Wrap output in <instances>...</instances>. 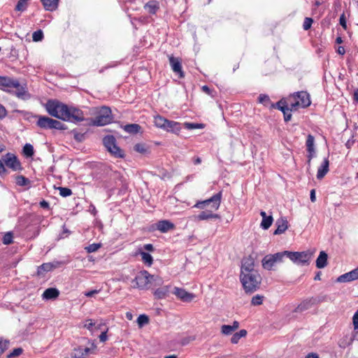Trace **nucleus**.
Masks as SVG:
<instances>
[{
	"label": "nucleus",
	"instance_id": "nucleus-1",
	"mask_svg": "<svg viewBox=\"0 0 358 358\" xmlns=\"http://www.w3.org/2000/svg\"><path fill=\"white\" fill-rule=\"evenodd\" d=\"M45 108L49 115L64 121L76 123L85 120L82 110L74 106H69L57 100H48Z\"/></svg>",
	"mask_w": 358,
	"mask_h": 358
},
{
	"label": "nucleus",
	"instance_id": "nucleus-2",
	"mask_svg": "<svg viewBox=\"0 0 358 358\" xmlns=\"http://www.w3.org/2000/svg\"><path fill=\"white\" fill-rule=\"evenodd\" d=\"M0 90L13 94L22 100L31 98L27 83H20L17 79L12 77L0 76Z\"/></svg>",
	"mask_w": 358,
	"mask_h": 358
},
{
	"label": "nucleus",
	"instance_id": "nucleus-3",
	"mask_svg": "<svg viewBox=\"0 0 358 358\" xmlns=\"http://www.w3.org/2000/svg\"><path fill=\"white\" fill-rule=\"evenodd\" d=\"M262 280V276L259 271L240 274V281L246 294H251L258 290L260 287Z\"/></svg>",
	"mask_w": 358,
	"mask_h": 358
},
{
	"label": "nucleus",
	"instance_id": "nucleus-4",
	"mask_svg": "<svg viewBox=\"0 0 358 358\" xmlns=\"http://www.w3.org/2000/svg\"><path fill=\"white\" fill-rule=\"evenodd\" d=\"M113 120L111 110L109 107L103 106L94 118L91 119L90 124L92 126L102 127L110 124Z\"/></svg>",
	"mask_w": 358,
	"mask_h": 358
},
{
	"label": "nucleus",
	"instance_id": "nucleus-5",
	"mask_svg": "<svg viewBox=\"0 0 358 358\" xmlns=\"http://www.w3.org/2000/svg\"><path fill=\"white\" fill-rule=\"evenodd\" d=\"M103 144L113 157L115 158H124L125 157L124 150L117 145L116 138L113 135L104 136Z\"/></svg>",
	"mask_w": 358,
	"mask_h": 358
},
{
	"label": "nucleus",
	"instance_id": "nucleus-6",
	"mask_svg": "<svg viewBox=\"0 0 358 358\" xmlns=\"http://www.w3.org/2000/svg\"><path fill=\"white\" fill-rule=\"evenodd\" d=\"M292 99L294 101H292V98L288 99V101H290L291 108L296 110L298 108H307L310 103V95L307 92L301 91L297 92L293 94Z\"/></svg>",
	"mask_w": 358,
	"mask_h": 358
},
{
	"label": "nucleus",
	"instance_id": "nucleus-7",
	"mask_svg": "<svg viewBox=\"0 0 358 358\" xmlns=\"http://www.w3.org/2000/svg\"><path fill=\"white\" fill-rule=\"evenodd\" d=\"M222 196V192H219L218 193L211 196L210 199L197 201L194 207L200 209H204L209 206L210 208V210H217L220 206Z\"/></svg>",
	"mask_w": 358,
	"mask_h": 358
},
{
	"label": "nucleus",
	"instance_id": "nucleus-8",
	"mask_svg": "<svg viewBox=\"0 0 358 358\" xmlns=\"http://www.w3.org/2000/svg\"><path fill=\"white\" fill-rule=\"evenodd\" d=\"M289 259L294 264L299 265H308L313 253L309 251L292 252L289 251Z\"/></svg>",
	"mask_w": 358,
	"mask_h": 358
},
{
	"label": "nucleus",
	"instance_id": "nucleus-9",
	"mask_svg": "<svg viewBox=\"0 0 358 358\" xmlns=\"http://www.w3.org/2000/svg\"><path fill=\"white\" fill-rule=\"evenodd\" d=\"M157 276L151 275L148 271L143 270L138 273L135 277L133 282H136V287L143 289H145L148 284L151 283L152 280H155Z\"/></svg>",
	"mask_w": 358,
	"mask_h": 358
},
{
	"label": "nucleus",
	"instance_id": "nucleus-10",
	"mask_svg": "<svg viewBox=\"0 0 358 358\" xmlns=\"http://www.w3.org/2000/svg\"><path fill=\"white\" fill-rule=\"evenodd\" d=\"M327 299L326 296H318L315 297H311L306 299L301 302L300 304L295 308V313H301L306 310H308L314 305L320 303Z\"/></svg>",
	"mask_w": 358,
	"mask_h": 358
},
{
	"label": "nucleus",
	"instance_id": "nucleus-11",
	"mask_svg": "<svg viewBox=\"0 0 358 358\" xmlns=\"http://www.w3.org/2000/svg\"><path fill=\"white\" fill-rule=\"evenodd\" d=\"M3 162L5 165L13 171H20L22 169L20 162L17 157L13 153L8 152L3 157Z\"/></svg>",
	"mask_w": 358,
	"mask_h": 358
},
{
	"label": "nucleus",
	"instance_id": "nucleus-12",
	"mask_svg": "<svg viewBox=\"0 0 358 358\" xmlns=\"http://www.w3.org/2000/svg\"><path fill=\"white\" fill-rule=\"evenodd\" d=\"M27 115V118L29 117H33L35 118H37V122L36 125L39 127L41 129H52V121L53 119L47 117V116H43V115H33L32 114L29 113H24Z\"/></svg>",
	"mask_w": 358,
	"mask_h": 358
},
{
	"label": "nucleus",
	"instance_id": "nucleus-13",
	"mask_svg": "<svg viewBox=\"0 0 358 358\" xmlns=\"http://www.w3.org/2000/svg\"><path fill=\"white\" fill-rule=\"evenodd\" d=\"M96 349V345L92 343L90 348H83L79 346L74 348L72 357L74 358H86L89 354H94Z\"/></svg>",
	"mask_w": 358,
	"mask_h": 358
},
{
	"label": "nucleus",
	"instance_id": "nucleus-14",
	"mask_svg": "<svg viewBox=\"0 0 358 358\" xmlns=\"http://www.w3.org/2000/svg\"><path fill=\"white\" fill-rule=\"evenodd\" d=\"M172 293L183 302H191L195 298V295L193 293L188 292L185 289L177 287H173Z\"/></svg>",
	"mask_w": 358,
	"mask_h": 358
},
{
	"label": "nucleus",
	"instance_id": "nucleus-15",
	"mask_svg": "<svg viewBox=\"0 0 358 358\" xmlns=\"http://www.w3.org/2000/svg\"><path fill=\"white\" fill-rule=\"evenodd\" d=\"M169 59L173 71L178 75L180 78H183L185 77V73L182 71L181 59L173 55L169 56Z\"/></svg>",
	"mask_w": 358,
	"mask_h": 358
},
{
	"label": "nucleus",
	"instance_id": "nucleus-16",
	"mask_svg": "<svg viewBox=\"0 0 358 358\" xmlns=\"http://www.w3.org/2000/svg\"><path fill=\"white\" fill-rule=\"evenodd\" d=\"M258 271L255 268V259L252 256L244 257L241 262V273H248Z\"/></svg>",
	"mask_w": 358,
	"mask_h": 358
},
{
	"label": "nucleus",
	"instance_id": "nucleus-17",
	"mask_svg": "<svg viewBox=\"0 0 358 358\" xmlns=\"http://www.w3.org/2000/svg\"><path fill=\"white\" fill-rule=\"evenodd\" d=\"M358 272L355 268L352 271L340 275L337 279L338 282H348L358 279Z\"/></svg>",
	"mask_w": 358,
	"mask_h": 358
},
{
	"label": "nucleus",
	"instance_id": "nucleus-18",
	"mask_svg": "<svg viewBox=\"0 0 358 358\" xmlns=\"http://www.w3.org/2000/svg\"><path fill=\"white\" fill-rule=\"evenodd\" d=\"M277 262H275L272 254L266 255L262 260V265L263 268L267 271L274 270V266Z\"/></svg>",
	"mask_w": 358,
	"mask_h": 358
},
{
	"label": "nucleus",
	"instance_id": "nucleus-19",
	"mask_svg": "<svg viewBox=\"0 0 358 358\" xmlns=\"http://www.w3.org/2000/svg\"><path fill=\"white\" fill-rule=\"evenodd\" d=\"M173 287L171 285H165L157 289L154 292V296L157 299H162L167 297L169 293H172Z\"/></svg>",
	"mask_w": 358,
	"mask_h": 358
},
{
	"label": "nucleus",
	"instance_id": "nucleus-20",
	"mask_svg": "<svg viewBox=\"0 0 358 358\" xmlns=\"http://www.w3.org/2000/svg\"><path fill=\"white\" fill-rule=\"evenodd\" d=\"M156 229L162 233H166L174 229L175 225L169 220H164L156 223Z\"/></svg>",
	"mask_w": 358,
	"mask_h": 358
},
{
	"label": "nucleus",
	"instance_id": "nucleus-21",
	"mask_svg": "<svg viewBox=\"0 0 358 358\" xmlns=\"http://www.w3.org/2000/svg\"><path fill=\"white\" fill-rule=\"evenodd\" d=\"M276 229L274 231V235H279L284 233L288 228V222L285 217H280L275 222Z\"/></svg>",
	"mask_w": 358,
	"mask_h": 358
},
{
	"label": "nucleus",
	"instance_id": "nucleus-22",
	"mask_svg": "<svg viewBox=\"0 0 358 358\" xmlns=\"http://www.w3.org/2000/svg\"><path fill=\"white\" fill-rule=\"evenodd\" d=\"M329 161L328 158H324L321 165L319 166L317 172V178L322 179L329 171Z\"/></svg>",
	"mask_w": 358,
	"mask_h": 358
},
{
	"label": "nucleus",
	"instance_id": "nucleus-23",
	"mask_svg": "<svg viewBox=\"0 0 358 358\" xmlns=\"http://www.w3.org/2000/svg\"><path fill=\"white\" fill-rule=\"evenodd\" d=\"M214 210H206L201 211L197 216L198 220H207L210 219H220V216L218 214L213 213Z\"/></svg>",
	"mask_w": 358,
	"mask_h": 358
},
{
	"label": "nucleus",
	"instance_id": "nucleus-24",
	"mask_svg": "<svg viewBox=\"0 0 358 358\" xmlns=\"http://www.w3.org/2000/svg\"><path fill=\"white\" fill-rule=\"evenodd\" d=\"M164 129L166 131L178 134L181 129V127L179 122L168 120Z\"/></svg>",
	"mask_w": 358,
	"mask_h": 358
},
{
	"label": "nucleus",
	"instance_id": "nucleus-25",
	"mask_svg": "<svg viewBox=\"0 0 358 358\" xmlns=\"http://www.w3.org/2000/svg\"><path fill=\"white\" fill-rule=\"evenodd\" d=\"M271 108H278L282 113L285 110H294V109L291 108L290 101H287V102L283 99L280 100L275 103L271 104Z\"/></svg>",
	"mask_w": 358,
	"mask_h": 358
},
{
	"label": "nucleus",
	"instance_id": "nucleus-26",
	"mask_svg": "<svg viewBox=\"0 0 358 358\" xmlns=\"http://www.w3.org/2000/svg\"><path fill=\"white\" fill-rule=\"evenodd\" d=\"M59 295V292L57 288H48L43 293V298L46 300L55 299Z\"/></svg>",
	"mask_w": 358,
	"mask_h": 358
},
{
	"label": "nucleus",
	"instance_id": "nucleus-27",
	"mask_svg": "<svg viewBox=\"0 0 358 358\" xmlns=\"http://www.w3.org/2000/svg\"><path fill=\"white\" fill-rule=\"evenodd\" d=\"M328 255L326 252L321 251L316 259V267L323 268L327 265Z\"/></svg>",
	"mask_w": 358,
	"mask_h": 358
},
{
	"label": "nucleus",
	"instance_id": "nucleus-28",
	"mask_svg": "<svg viewBox=\"0 0 358 358\" xmlns=\"http://www.w3.org/2000/svg\"><path fill=\"white\" fill-rule=\"evenodd\" d=\"M59 0H41L45 10L54 11L58 8Z\"/></svg>",
	"mask_w": 358,
	"mask_h": 358
},
{
	"label": "nucleus",
	"instance_id": "nucleus-29",
	"mask_svg": "<svg viewBox=\"0 0 358 358\" xmlns=\"http://www.w3.org/2000/svg\"><path fill=\"white\" fill-rule=\"evenodd\" d=\"M145 10L150 14L155 15L159 8V3L156 1H150L144 6Z\"/></svg>",
	"mask_w": 358,
	"mask_h": 358
},
{
	"label": "nucleus",
	"instance_id": "nucleus-30",
	"mask_svg": "<svg viewBox=\"0 0 358 358\" xmlns=\"http://www.w3.org/2000/svg\"><path fill=\"white\" fill-rule=\"evenodd\" d=\"M123 129L130 134H136L141 131V127L138 124H128L124 125Z\"/></svg>",
	"mask_w": 358,
	"mask_h": 358
},
{
	"label": "nucleus",
	"instance_id": "nucleus-31",
	"mask_svg": "<svg viewBox=\"0 0 358 358\" xmlns=\"http://www.w3.org/2000/svg\"><path fill=\"white\" fill-rule=\"evenodd\" d=\"M15 183L18 186L28 187V188L31 186V180L22 175L15 176Z\"/></svg>",
	"mask_w": 358,
	"mask_h": 358
},
{
	"label": "nucleus",
	"instance_id": "nucleus-32",
	"mask_svg": "<svg viewBox=\"0 0 358 358\" xmlns=\"http://www.w3.org/2000/svg\"><path fill=\"white\" fill-rule=\"evenodd\" d=\"M138 253L141 256V259L145 265L150 266L153 263V258L149 253L139 250Z\"/></svg>",
	"mask_w": 358,
	"mask_h": 358
},
{
	"label": "nucleus",
	"instance_id": "nucleus-33",
	"mask_svg": "<svg viewBox=\"0 0 358 358\" xmlns=\"http://www.w3.org/2000/svg\"><path fill=\"white\" fill-rule=\"evenodd\" d=\"M275 262L278 263H282L283 262V259L285 257L289 259V251L285 250L279 252H276L274 254H272Z\"/></svg>",
	"mask_w": 358,
	"mask_h": 358
},
{
	"label": "nucleus",
	"instance_id": "nucleus-34",
	"mask_svg": "<svg viewBox=\"0 0 358 358\" xmlns=\"http://www.w3.org/2000/svg\"><path fill=\"white\" fill-rule=\"evenodd\" d=\"M52 266L50 265V263H49V262L43 264L42 265H41L40 266L38 267V269H37L38 275L43 276V275H44L45 273L52 271Z\"/></svg>",
	"mask_w": 358,
	"mask_h": 358
},
{
	"label": "nucleus",
	"instance_id": "nucleus-35",
	"mask_svg": "<svg viewBox=\"0 0 358 358\" xmlns=\"http://www.w3.org/2000/svg\"><path fill=\"white\" fill-rule=\"evenodd\" d=\"M247 331L245 329H241L238 332H236L235 333L231 338V342L233 343V344H236L238 343L239 340L243 338V337H245L247 335Z\"/></svg>",
	"mask_w": 358,
	"mask_h": 358
},
{
	"label": "nucleus",
	"instance_id": "nucleus-36",
	"mask_svg": "<svg viewBox=\"0 0 358 358\" xmlns=\"http://www.w3.org/2000/svg\"><path fill=\"white\" fill-rule=\"evenodd\" d=\"M167 119L164 118L161 115H157L155 117V125L159 128L164 129L166 124L167 123Z\"/></svg>",
	"mask_w": 358,
	"mask_h": 358
},
{
	"label": "nucleus",
	"instance_id": "nucleus-37",
	"mask_svg": "<svg viewBox=\"0 0 358 358\" xmlns=\"http://www.w3.org/2000/svg\"><path fill=\"white\" fill-rule=\"evenodd\" d=\"M258 100L260 103L266 107L271 108V104H273V103L271 102L269 96L266 94H260L258 97Z\"/></svg>",
	"mask_w": 358,
	"mask_h": 358
},
{
	"label": "nucleus",
	"instance_id": "nucleus-38",
	"mask_svg": "<svg viewBox=\"0 0 358 358\" xmlns=\"http://www.w3.org/2000/svg\"><path fill=\"white\" fill-rule=\"evenodd\" d=\"M306 146L307 151H312L315 150V138L313 135L308 134L307 136Z\"/></svg>",
	"mask_w": 358,
	"mask_h": 358
},
{
	"label": "nucleus",
	"instance_id": "nucleus-39",
	"mask_svg": "<svg viewBox=\"0 0 358 358\" xmlns=\"http://www.w3.org/2000/svg\"><path fill=\"white\" fill-rule=\"evenodd\" d=\"M23 154L27 157H31L34 154V150L32 145L26 143L23 147Z\"/></svg>",
	"mask_w": 358,
	"mask_h": 358
},
{
	"label": "nucleus",
	"instance_id": "nucleus-40",
	"mask_svg": "<svg viewBox=\"0 0 358 358\" xmlns=\"http://www.w3.org/2000/svg\"><path fill=\"white\" fill-rule=\"evenodd\" d=\"M273 221L272 215H267L264 219H262L260 227L263 229H268L271 226Z\"/></svg>",
	"mask_w": 358,
	"mask_h": 358
},
{
	"label": "nucleus",
	"instance_id": "nucleus-41",
	"mask_svg": "<svg viewBox=\"0 0 358 358\" xmlns=\"http://www.w3.org/2000/svg\"><path fill=\"white\" fill-rule=\"evenodd\" d=\"M184 127L189 130L203 129L205 127V124L203 123L185 122Z\"/></svg>",
	"mask_w": 358,
	"mask_h": 358
},
{
	"label": "nucleus",
	"instance_id": "nucleus-42",
	"mask_svg": "<svg viewBox=\"0 0 358 358\" xmlns=\"http://www.w3.org/2000/svg\"><path fill=\"white\" fill-rule=\"evenodd\" d=\"M29 0H19L15 6V10L17 11H24L28 6Z\"/></svg>",
	"mask_w": 358,
	"mask_h": 358
},
{
	"label": "nucleus",
	"instance_id": "nucleus-43",
	"mask_svg": "<svg viewBox=\"0 0 358 358\" xmlns=\"http://www.w3.org/2000/svg\"><path fill=\"white\" fill-rule=\"evenodd\" d=\"M137 323L139 327H142L149 323V317L146 315H141L137 318Z\"/></svg>",
	"mask_w": 358,
	"mask_h": 358
},
{
	"label": "nucleus",
	"instance_id": "nucleus-44",
	"mask_svg": "<svg viewBox=\"0 0 358 358\" xmlns=\"http://www.w3.org/2000/svg\"><path fill=\"white\" fill-rule=\"evenodd\" d=\"M134 150L141 154H146L148 152V148L143 143H137L134 145Z\"/></svg>",
	"mask_w": 358,
	"mask_h": 358
},
{
	"label": "nucleus",
	"instance_id": "nucleus-45",
	"mask_svg": "<svg viewBox=\"0 0 358 358\" xmlns=\"http://www.w3.org/2000/svg\"><path fill=\"white\" fill-rule=\"evenodd\" d=\"M52 129H57V130H66L67 129V127L65 124L62 123V122L54 120L52 121Z\"/></svg>",
	"mask_w": 358,
	"mask_h": 358
},
{
	"label": "nucleus",
	"instance_id": "nucleus-46",
	"mask_svg": "<svg viewBox=\"0 0 358 358\" xmlns=\"http://www.w3.org/2000/svg\"><path fill=\"white\" fill-rule=\"evenodd\" d=\"M264 298V296L257 294L252 298L251 304L252 306H259L262 304Z\"/></svg>",
	"mask_w": 358,
	"mask_h": 358
},
{
	"label": "nucleus",
	"instance_id": "nucleus-47",
	"mask_svg": "<svg viewBox=\"0 0 358 358\" xmlns=\"http://www.w3.org/2000/svg\"><path fill=\"white\" fill-rule=\"evenodd\" d=\"M73 134L74 139L78 142H83L85 138V133H81L76 129L71 131Z\"/></svg>",
	"mask_w": 358,
	"mask_h": 358
},
{
	"label": "nucleus",
	"instance_id": "nucleus-48",
	"mask_svg": "<svg viewBox=\"0 0 358 358\" xmlns=\"http://www.w3.org/2000/svg\"><path fill=\"white\" fill-rule=\"evenodd\" d=\"M58 190L59 191L60 196L63 197L69 196L72 194V191L68 187H59Z\"/></svg>",
	"mask_w": 358,
	"mask_h": 358
},
{
	"label": "nucleus",
	"instance_id": "nucleus-49",
	"mask_svg": "<svg viewBox=\"0 0 358 358\" xmlns=\"http://www.w3.org/2000/svg\"><path fill=\"white\" fill-rule=\"evenodd\" d=\"M9 341L0 338V356L8 349Z\"/></svg>",
	"mask_w": 358,
	"mask_h": 358
},
{
	"label": "nucleus",
	"instance_id": "nucleus-50",
	"mask_svg": "<svg viewBox=\"0 0 358 358\" xmlns=\"http://www.w3.org/2000/svg\"><path fill=\"white\" fill-rule=\"evenodd\" d=\"M13 233L9 231L4 234L3 237V243L5 245H9L13 243Z\"/></svg>",
	"mask_w": 358,
	"mask_h": 358
},
{
	"label": "nucleus",
	"instance_id": "nucleus-51",
	"mask_svg": "<svg viewBox=\"0 0 358 358\" xmlns=\"http://www.w3.org/2000/svg\"><path fill=\"white\" fill-rule=\"evenodd\" d=\"M23 352V349L22 348H15L12 352L7 355V358H14L18 357Z\"/></svg>",
	"mask_w": 358,
	"mask_h": 358
},
{
	"label": "nucleus",
	"instance_id": "nucleus-52",
	"mask_svg": "<svg viewBox=\"0 0 358 358\" xmlns=\"http://www.w3.org/2000/svg\"><path fill=\"white\" fill-rule=\"evenodd\" d=\"M43 36H43V31L41 29H39L33 33L32 39L35 42H38V41H42V39L43 38Z\"/></svg>",
	"mask_w": 358,
	"mask_h": 358
},
{
	"label": "nucleus",
	"instance_id": "nucleus-53",
	"mask_svg": "<svg viewBox=\"0 0 358 358\" xmlns=\"http://www.w3.org/2000/svg\"><path fill=\"white\" fill-rule=\"evenodd\" d=\"M101 246V243H92L87 246L85 248V250L88 253H92L98 250V249H99Z\"/></svg>",
	"mask_w": 358,
	"mask_h": 358
},
{
	"label": "nucleus",
	"instance_id": "nucleus-54",
	"mask_svg": "<svg viewBox=\"0 0 358 358\" xmlns=\"http://www.w3.org/2000/svg\"><path fill=\"white\" fill-rule=\"evenodd\" d=\"M233 331H234V330L231 325L223 324L221 327V332L224 335H231Z\"/></svg>",
	"mask_w": 358,
	"mask_h": 358
},
{
	"label": "nucleus",
	"instance_id": "nucleus-55",
	"mask_svg": "<svg viewBox=\"0 0 358 358\" xmlns=\"http://www.w3.org/2000/svg\"><path fill=\"white\" fill-rule=\"evenodd\" d=\"M313 22V20L311 17H306L303 24V28L307 31L310 29L311 25Z\"/></svg>",
	"mask_w": 358,
	"mask_h": 358
},
{
	"label": "nucleus",
	"instance_id": "nucleus-56",
	"mask_svg": "<svg viewBox=\"0 0 358 358\" xmlns=\"http://www.w3.org/2000/svg\"><path fill=\"white\" fill-rule=\"evenodd\" d=\"M8 173L6 169L5 168V163L3 162V157L0 159V176H3V175H6Z\"/></svg>",
	"mask_w": 358,
	"mask_h": 358
},
{
	"label": "nucleus",
	"instance_id": "nucleus-57",
	"mask_svg": "<svg viewBox=\"0 0 358 358\" xmlns=\"http://www.w3.org/2000/svg\"><path fill=\"white\" fill-rule=\"evenodd\" d=\"M339 23H340V24L342 26V27H343L345 30H346V29H347L346 18H345V14H344V13H343V14L340 16Z\"/></svg>",
	"mask_w": 358,
	"mask_h": 358
},
{
	"label": "nucleus",
	"instance_id": "nucleus-58",
	"mask_svg": "<svg viewBox=\"0 0 358 358\" xmlns=\"http://www.w3.org/2000/svg\"><path fill=\"white\" fill-rule=\"evenodd\" d=\"M50 265H52V270H54L55 268H59L61 267L62 265H64V262H60V261H54L52 262H50Z\"/></svg>",
	"mask_w": 358,
	"mask_h": 358
},
{
	"label": "nucleus",
	"instance_id": "nucleus-59",
	"mask_svg": "<svg viewBox=\"0 0 358 358\" xmlns=\"http://www.w3.org/2000/svg\"><path fill=\"white\" fill-rule=\"evenodd\" d=\"M307 152L308 153L307 155V158H308L307 164L310 166L311 159L313 157H315V150H313V152L312 151H307Z\"/></svg>",
	"mask_w": 358,
	"mask_h": 358
},
{
	"label": "nucleus",
	"instance_id": "nucleus-60",
	"mask_svg": "<svg viewBox=\"0 0 358 358\" xmlns=\"http://www.w3.org/2000/svg\"><path fill=\"white\" fill-rule=\"evenodd\" d=\"M355 329H358V310L355 312L352 317Z\"/></svg>",
	"mask_w": 358,
	"mask_h": 358
},
{
	"label": "nucleus",
	"instance_id": "nucleus-61",
	"mask_svg": "<svg viewBox=\"0 0 358 358\" xmlns=\"http://www.w3.org/2000/svg\"><path fill=\"white\" fill-rule=\"evenodd\" d=\"M291 111L292 110H285L282 113L283 115H284L285 122H287L291 120V118H292Z\"/></svg>",
	"mask_w": 358,
	"mask_h": 358
},
{
	"label": "nucleus",
	"instance_id": "nucleus-62",
	"mask_svg": "<svg viewBox=\"0 0 358 358\" xmlns=\"http://www.w3.org/2000/svg\"><path fill=\"white\" fill-rule=\"evenodd\" d=\"M94 326V323L92 322V320H87L84 324V327L89 330H91Z\"/></svg>",
	"mask_w": 358,
	"mask_h": 358
},
{
	"label": "nucleus",
	"instance_id": "nucleus-63",
	"mask_svg": "<svg viewBox=\"0 0 358 358\" xmlns=\"http://www.w3.org/2000/svg\"><path fill=\"white\" fill-rule=\"evenodd\" d=\"M7 115V111L5 107L0 103V119L5 117Z\"/></svg>",
	"mask_w": 358,
	"mask_h": 358
},
{
	"label": "nucleus",
	"instance_id": "nucleus-64",
	"mask_svg": "<svg viewBox=\"0 0 358 358\" xmlns=\"http://www.w3.org/2000/svg\"><path fill=\"white\" fill-rule=\"evenodd\" d=\"M39 205L41 208L49 209L50 208V203L46 201L45 200H43L39 203Z\"/></svg>",
	"mask_w": 358,
	"mask_h": 358
}]
</instances>
